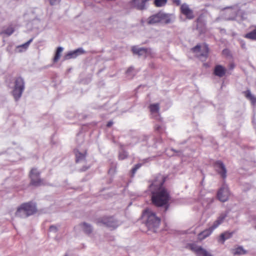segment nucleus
<instances>
[{
    "label": "nucleus",
    "instance_id": "obj_18",
    "mask_svg": "<svg viewBox=\"0 0 256 256\" xmlns=\"http://www.w3.org/2000/svg\"><path fill=\"white\" fill-rule=\"evenodd\" d=\"M226 72V69L221 65H216L214 69V74L220 78L224 76Z\"/></svg>",
    "mask_w": 256,
    "mask_h": 256
},
{
    "label": "nucleus",
    "instance_id": "obj_10",
    "mask_svg": "<svg viewBox=\"0 0 256 256\" xmlns=\"http://www.w3.org/2000/svg\"><path fill=\"white\" fill-rule=\"evenodd\" d=\"M190 249L194 252L197 256H212V255L201 246H198L194 244L190 246Z\"/></svg>",
    "mask_w": 256,
    "mask_h": 256
},
{
    "label": "nucleus",
    "instance_id": "obj_38",
    "mask_svg": "<svg viewBox=\"0 0 256 256\" xmlns=\"http://www.w3.org/2000/svg\"><path fill=\"white\" fill-rule=\"evenodd\" d=\"M50 231L51 232H56L57 231V228L54 226H52L50 227Z\"/></svg>",
    "mask_w": 256,
    "mask_h": 256
},
{
    "label": "nucleus",
    "instance_id": "obj_37",
    "mask_svg": "<svg viewBox=\"0 0 256 256\" xmlns=\"http://www.w3.org/2000/svg\"><path fill=\"white\" fill-rule=\"evenodd\" d=\"M155 130L158 132H161L162 131V126L160 125L156 124L154 126Z\"/></svg>",
    "mask_w": 256,
    "mask_h": 256
},
{
    "label": "nucleus",
    "instance_id": "obj_30",
    "mask_svg": "<svg viewBox=\"0 0 256 256\" xmlns=\"http://www.w3.org/2000/svg\"><path fill=\"white\" fill-rule=\"evenodd\" d=\"M244 38L256 40V28L244 36Z\"/></svg>",
    "mask_w": 256,
    "mask_h": 256
},
{
    "label": "nucleus",
    "instance_id": "obj_6",
    "mask_svg": "<svg viewBox=\"0 0 256 256\" xmlns=\"http://www.w3.org/2000/svg\"><path fill=\"white\" fill-rule=\"evenodd\" d=\"M230 194V193L228 186L224 184L218 190L217 196L220 201L225 202L228 200Z\"/></svg>",
    "mask_w": 256,
    "mask_h": 256
},
{
    "label": "nucleus",
    "instance_id": "obj_15",
    "mask_svg": "<svg viewBox=\"0 0 256 256\" xmlns=\"http://www.w3.org/2000/svg\"><path fill=\"white\" fill-rule=\"evenodd\" d=\"M132 51L134 53L138 54V56H143L144 57H146L150 54L151 50L150 48L134 47L132 48Z\"/></svg>",
    "mask_w": 256,
    "mask_h": 256
},
{
    "label": "nucleus",
    "instance_id": "obj_21",
    "mask_svg": "<svg viewBox=\"0 0 256 256\" xmlns=\"http://www.w3.org/2000/svg\"><path fill=\"white\" fill-rule=\"evenodd\" d=\"M233 234V232H229L228 231L225 232L222 234L220 236V238L218 240V241L222 244H224V242L226 240L230 238Z\"/></svg>",
    "mask_w": 256,
    "mask_h": 256
},
{
    "label": "nucleus",
    "instance_id": "obj_35",
    "mask_svg": "<svg viewBox=\"0 0 256 256\" xmlns=\"http://www.w3.org/2000/svg\"><path fill=\"white\" fill-rule=\"evenodd\" d=\"M142 166V164H138L135 165L134 167L132 170V176H134L136 170L141 167Z\"/></svg>",
    "mask_w": 256,
    "mask_h": 256
},
{
    "label": "nucleus",
    "instance_id": "obj_3",
    "mask_svg": "<svg viewBox=\"0 0 256 256\" xmlns=\"http://www.w3.org/2000/svg\"><path fill=\"white\" fill-rule=\"evenodd\" d=\"M24 89V82L22 78H18L16 79L14 86L12 94L16 100H18L21 97Z\"/></svg>",
    "mask_w": 256,
    "mask_h": 256
},
{
    "label": "nucleus",
    "instance_id": "obj_5",
    "mask_svg": "<svg viewBox=\"0 0 256 256\" xmlns=\"http://www.w3.org/2000/svg\"><path fill=\"white\" fill-rule=\"evenodd\" d=\"M30 176L31 179L30 184L34 186L44 185L43 180L40 178V172L36 168L32 169Z\"/></svg>",
    "mask_w": 256,
    "mask_h": 256
},
{
    "label": "nucleus",
    "instance_id": "obj_28",
    "mask_svg": "<svg viewBox=\"0 0 256 256\" xmlns=\"http://www.w3.org/2000/svg\"><path fill=\"white\" fill-rule=\"evenodd\" d=\"M83 231L86 234H89L92 232V226L86 222H83L80 224Z\"/></svg>",
    "mask_w": 256,
    "mask_h": 256
},
{
    "label": "nucleus",
    "instance_id": "obj_29",
    "mask_svg": "<svg viewBox=\"0 0 256 256\" xmlns=\"http://www.w3.org/2000/svg\"><path fill=\"white\" fill-rule=\"evenodd\" d=\"M232 252L234 255L244 254H246V251L242 246H240L238 248L232 249Z\"/></svg>",
    "mask_w": 256,
    "mask_h": 256
},
{
    "label": "nucleus",
    "instance_id": "obj_39",
    "mask_svg": "<svg viewBox=\"0 0 256 256\" xmlns=\"http://www.w3.org/2000/svg\"><path fill=\"white\" fill-rule=\"evenodd\" d=\"M214 201V198H207V202H208V205H209L210 204H212Z\"/></svg>",
    "mask_w": 256,
    "mask_h": 256
},
{
    "label": "nucleus",
    "instance_id": "obj_1",
    "mask_svg": "<svg viewBox=\"0 0 256 256\" xmlns=\"http://www.w3.org/2000/svg\"><path fill=\"white\" fill-rule=\"evenodd\" d=\"M165 178L162 175L158 176L150 186L152 204L158 207L164 206L165 210L168 208L170 196L168 190L163 186Z\"/></svg>",
    "mask_w": 256,
    "mask_h": 256
},
{
    "label": "nucleus",
    "instance_id": "obj_24",
    "mask_svg": "<svg viewBox=\"0 0 256 256\" xmlns=\"http://www.w3.org/2000/svg\"><path fill=\"white\" fill-rule=\"evenodd\" d=\"M32 40L33 38H31L26 43L17 46L16 48V51L20 52L25 51L28 48L30 44L32 42Z\"/></svg>",
    "mask_w": 256,
    "mask_h": 256
},
{
    "label": "nucleus",
    "instance_id": "obj_45",
    "mask_svg": "<svg viewBox=\"0 0 256 256\" xmlns=\"http://www.w3.org/2000/svg\"><path fill=\"white\" fill-rule=\"evenodd\" d=\"M255 228H256V227H255Z\"/></svg>",
    "mask_w": 256,
    "mask_h": 256
},
{
    "label": "nucleus",
    "instance_id": "obj_42",
    "mask_svg": "<svg viewBox=\"0 0 256 256\" xmlns=\"http://www.w3.org/2000/svg\"><path fill=\"white\" fill-rule=\"evenodd\" d=\"M200 18H198V20H197V23H198V26H197V27H198V28H198V25L200 24Z\"/></svg>",
    "mask_w": 256,
    "mask_h": 256
},
{
    "label": "nucleus",
    "instance_id": "obj_2",
    "mask_svg": "<svg viewBox=\"0 0 256 256\" xmlns=\"http://www.w3.org/2000/svg\"><path fill=\"white\" fill-rule=\"evenodd\" d=\"M144 215L146 218V224L148 228L155 232V230L160 226V218L157 216L154 212L149 209L144 210Z\"/></svg>",
    "mask_w": 256,
    "mask_h": 256
},
{
    "label": "nucleus",
    "instance_id": "obj_17",
    "mask_svg": "<svg viewBox=\"0 0 256 256\" xmlns=\"http://www.w3.org/2000/svg\"><path fill=\"white\" fill-rule=\"evenodd\" d=\"M149 108L151 113L152 116L158 119L160 117L159 111H160V105L158 104H150Z\"/></svg>",
    "mask_w": 256,
    "mask_h": 256
},
{
    "label": "nucleus",
    "instance_id": "obj_26",
    "mask_svg": "<svg viewBox=\"0 0 256 256\" xmlns=\"http://www.w3.org/2000/svg\"><path fill=\"white\" fill-rule=\"evenodd\" d=\"M86 154V152L82 153L78 150H76L75 152L76 162H79L84 161L85 160Z\"/></svg>",
    "mask_w": 256,
    "mask_h": 256
},
{
    "label": "nucleus",
    "instance_id": "obj_19",
    "mask_svg": "<svg viewBox=\"0 0 256 256\" xmlns=\"http://www.w3.org/2000/svg\"><path fill=\"white\" fill-rule=\"evenodd\" d=\"M148 0H132V4L137 9L142 10L146 8V4Z\"/></svg>",
    "mask_w": 256,
    "mask_h": 256
},
{
    "label": "nucleus",
    "instance_id": "obj_14",
    "mask_svg": "<svg viewBox=\"0 0 256 256\" xmlns=\"http://www.w3.org/2000/svg\"><path fill=\"white\" fill-rule=\"evenodd\" d=\"M25 209L26 212L28 216H30L36 211V206L32 202H27L22 204Z\"/></svg>",
    "mask_w": 256,
    "mask_h": 256
},
{
    "label": "nucleus",
    "instance_id": "obj_9",
    "mask_svg": "<svg viewBox=\"0 0 256 256\" xmlns=\"http://www.w3.org/2000/svg\"><path fill=\"white\" fill-rule=\"evenodd\" d=\"M102 222L112 229L116 228L120 224V222L114 217L104 218Z\"/></svg>",
    "mask_w": 256,
    "mask_h": 256
},
{
    "label": "nucleus",
    "instance_id": "obj_32",
    "mask_svg": "<svg viewBox=\"0 0 256 256\" xmlns=\"http://www.w3.org/2000/svg\"><path fill=\"white\" fill-rule=\"evenodd\" d=\"M63 50V48L62 47H58L55 54V56L54 58V62H57L60 56V54Z\"/></svg>",
    "mask_w": 256,
    "mask_h": 256
},
{
    "label": "nucleus",
    "instance_id": "obj_43",
    "mask_svg": "<svg viewBox=\"0 0 256 256\" xmlns=\"http://www.w3.org/2000/svg\"><path fill=\"white\" fill-rule=\"evenodd\" d=\"M88 168H83L82 170V171H84L86 170H87Z\"/></svg>",
    "mask_w": 256,
    "mask_h": 256
},
{
    "label": "nucleus",
    "instance_id": "obj_13",
    "mask_svg": "<svg viewBox=\"0 0 256 256\" xmlns=\"http://www.w3.org/2000/svg\"><path fill=\"white\" fill-rule=\"evenodd\" d=\"M181 12L188 19H192L194 18L193 12L190 10L188 5L183 4L180 7Z\"/></svg>",
    "mask_w": 256,
    "mask_h": 256
},
{
    "label": "nucleus",
    "instance_id": "obj_41",
    "mask_svg": "<svg viewBox=\"0 0 256 256\" xmlns=\"http://www.w3.org/2000/svg\"><path fill=\"white\" fill-rule=\"evenodd\" d=\"M113 122H108V123L107 124V126L108 127H110V126H112Z\"/></svg>",
    "mask_w": 256,
    "mask_h": 256
},
{
    "label": "nucleus",
    "instance_id": "obj_27",
    "mask_svg": "<svg viewBox=\"0 0 256 256\" xmlns=\"http://www.w3.org/2000/svg\"><path fill=\"white\" fill-rule=\"evenodd\" d=\"M244 92L246 98L250 100L252 104L256 103V98L252 94L250 90H247Z\"/></svg>",
    "mask_w": 256,
    "mask_h": 256
},
{
    "label": "nucleus",
    "instance_id": "obj_40",
    "mask_svg": "<svg viewBox=\"0 0 256 256\" xmlns=\"http://www.w3.org/2000/svg\"><path fill=\"white\" fill-rule=\"evenodd\" d=\"M173 1L177 5H180V0H173Z\"/></svg>",
    "mask_w": 256,
    "mask_h": 256
},
{
    "label": "nucleus",
    "instance_id": "obj_4",
    "mask_svg": "<svg viewBox=\"0 0 256 256\" xmlns=\"http://www.w3.org/2000/svg\"><path fill=\"white\" fill-rule=\"evenodd\" d=\"M196 54V56L202 61H205L208 56V45L204 44L202 46L198 44L192 49Z\"/></svg>",
    "mask_w": 256,
    "mask_h": 256
},
{
    "label": "nucleus",
    "instance_id": "obj_25",
    "mask_svg": "<svg viewBox=\"0 0 256 256\" xmlns=\"http://www.w3.org/2000/svg\"><path fill=\"white\" fill-rule=\"evenodd\" d=\"M16 215L17 216L22 218H26L29 216L27 212H26L25 209L22 205H21L18 208L16 212Z\"/></svg>",
    "mask_w": 256,
    "mask_h": 256
},
{
    "label": "nucleus",
    "instance_id": "obj_8",
    "mask_svg": "<svg viewBox=\"0 0 256 256\" xmlns=\"http://www.w3.org/2000/svg\"><path fill=\"white\" fill-rule=\"evenodd\" d=\"M225 13L226 15H230L226 18L227 20H234L239 16L242 15V11L238 7L236 6L232 8H227Z\"/></svg>",
    "mask_w": 256,
    "mask_h": 256
},
{
    "label": "nucleus",
    "instance_id": "obj_7",
    "mask_svg": "<svg viewBox=\"0 0 256 256\" xmlns=\"http://www.w3.org/2000/svg\"><path fill=\"white\" fill-rule=\"evenodd\" d=\"M228 212H225L220 213L217 217L216 219L211 224H210L209 227L212 232L222 224L227 217Z\"/></svg>",
    "mask_w": 256,
    "mask_h": 256
},
{
    "label": "nucleus",
    "instance_id": "obj_36",
    "mask_svg": "<svg viewBox=\"0 0 256 256\" xmlns=\"http://www.w3.org/2000/svg\"><path fill=\"white\" fill-rule=\"evenodd\" d=\"M50 4L52 6L56 5L60 2V0H48Z\"/></svg>",
    "mask_w": 256,
    "mask_h": 256
},
{
    "label": "nucleus",
    "instance_id": "obj_31",
    "mask_svg": "<svg viewBox=\"0 0 256 256\" xmlns=\"http://www.w3.org/2000/svg\"><path fill=\"white\" fill-rule=\"evenodd\" d=\"M128 156V154L122 148H121L118 154L119 160H122L126 158Z\"/></svg>",
    "mask_w": 256,
    "mask_h": 256
},
{
    "label": "nucleus",
    "instance_id": "obj_44",
    "mask_svg": "<svg viewBox=\"0 0 256 256\" xmlns=\"http://www.w3.org/2000/svg\"><path fill=\"white\" fill-rule=\"evenodd\" d=\"M64 256H68V254H66Z\"/></svg>",
    "mask_w": 256,
    "mask_h": 256
},
{
    "label": "nucleus",
    "instance_id": "obj_23",
    "mask_svg": "<svg viewBox=\"0 0 256 256\" xmlns=\"http://www.w3.org/2000/svg\"><path fill=\"white\" fill-rule=\"evenodd\" d=\"M212 232H213L212 230H211L210 227H208V228L204 230V231L198 234V239L200 240H202L210 236Z\"/></svg>",
    "mask_w": 256,
    "mask_h": 256
},
{
    "label": "nucleus",
    "instance_id": "obj_20",
    "mask_svg": "<svg viewBox=\"0 0 256 256\" xmlns=\"http://www.w3.org/2000/svg\"><path fill=\"white\" fill-rule=\"evenodd\" d=\"M161 19V23L168 24L173 22L174 20V17L172 14H169L162 12Z\"/></svg>",
    "mask_w": 256,
    "mask_h": 256
},
{
    "label": "nucleus",
    "instance_id": "obj_33",
    "mask_svg": "<svg viewBox=\"0 0 256 256\" xmlns=\"http://www.w3.org/2000/svg\"><path fill=\"white\" fill-rule=\"evenodd\" d=\"M167 2V0H154V4L156 7L164 6Z\"/></svg>",
    "mask_w": 256,
    "mask_h": 256
},
{
    "label": "nucleus",
    "instance_id": "obj_34",
    "mask_svg": "<svg viewBox=\"0 0 256 256\" xmlns=\"http://www.w3.org/2000/svg\"><path fill=\"white\" fill-rule=\"evenodd\" d=\"M127 77L128 78H132L134 76L133 68H129L126 72Z\"/></svg>",
    "mask_w": 256,
    "mask_h": 256
},
{
    "label": "nucleus",
    "instance_id": "obj_22",
    "mask_svg": "<svg viewBox=\"0 0 256 256\" xmlns=\"http://www.w3.org/2000/svg\"><path fill=\"white\" fill-rule=\"evenodd\" d=\"M14 30V26L12 24H10L3 28L1 32V34H4L8 36H10L13 34Z\"/></svg>",
    "mask_w": 256,
    "mask_h": 256
},
{
    "label": "nucleus",
    "instance_id": "obj_16",
    "mask_svg": "<svg viewBox=\"0 0 256 256\" xmlns=\"http://www.w3.org/2000/svg\"><path fill=\"white\" fill-rule=\"evenodd\" d=\"M162 12H159L155 14L150 16L147 20V22L150 24H154L158 23H161Z\"/></svg>",
    "mask_w": 256,
    "mask_h": 256
},
{
    "label": "nucleus",
    "instance_id": "obj_12",
    "mask_svg": "<svg viewBox=\"0 0 256 256\" xmlns=\"http://www.w3.org/2000/svg\"><path fill=\"white\" fill-rule=\"evenodd\" d=\"M214 167L222 177L225 178L226 177V167L221 161H216L214 164Z\"/></svg>",
    "mask_w": 256,
    "mask_h": 256
},
{
    "label": "nucleus",
    "instance_id": "obj_11",
    "mask_svg": "<svg viewBox=\"0 0 256 256\" xmlns=\"http://www.w3.org/2000/svg\"><path fill=\"white\" fill-rule=\"evenodd\" d=\"M85 53V51L82 48H78L74 50L68 52L64 56V60H69L76 58L78 56Z\"/></svg>",
    "mask_w": 256,
    "mask_h": 256
}]
</instances>
